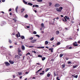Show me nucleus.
Instances as JSON below:
<instances>
[{
    "label": "nucleus",
    "instance_id": "f257e3e1",
    "mask_svg": "<svg viewBox=\"0 0 80 80\" xmlns=\"http://www.w3.org/2000/svg\"><path fill=\"white\" fill-rule=\"evenodd\" d=\"M63 9V8L62 7H60L59 8H56V10L57 12H62V10Z\"/></svg>",
    "mask_w": 80,
    "mask_h": 80
},
{
    "label": "nucleus",
    "instance_id": "f03ea898",
    "mask_svg": "<svg viewBox=\"0 0 80 80\" xmlns=\"http://www.w3.org/2000/svg\"><path fill=\"white\" fill-rule=\"evenodd\" d=\"M73 45L74 47H77L78 44H77V42H75L73 43Z\"/></svg>",
    "mask_w": 80,
    "mask_h": 80
},
{
    "label": "nucleus",
    "instance_id": "7ed1b4c3",
    "mask_svg": "<svg viewBox=\"0 0 80 80\" xmlns=\"http://www.w3.org/2000/svg\"><path fill=\"white\" fill-rule=\"evenodd\" d=\"M4 63L6 65V66H7V67L8 66H9L10 65L9 62H4Z\"/></svg>",
    "mask_w": 80,
    "mask_h": 80
},
{
    "label": "nucleus",
    "instance_id": "20e7f679",
    "mask_svg": "<svg viewBox=\"0 0 80 80\" xmlns=\"http://www.w3.org/2000/svg\"><path fill=\"white\" fill-rule=\"evenodd\" d=\"M36 41L37 40L35 39L31 40L30 42L31 43H35V42H36Z\"/></svg>",
    "mask_w": 80,
    "mask_h": 80
},
{
    "label": "nucleus",
    "instance_id": "39448f33",
    "mask_svg": "<svg viewBox=\"0 0 80 80\" xmlns=\"http://www.w3.org/2000/svg\"><path fill=\"white\" fill-rule=\"evenodd\" d=\"M15 58H18V59H19V58H20V56H19L18 55H15Z\"/></svg>",
    "mask_w": 80,
    "mask_h": 80
},
{
    "label": "nucleus",
    "instance_id": "423d86ee",
    "mask_svg": "<svg viewBox=\"0 0 80 80\" xmlns=\"http://www.w3.org/2000/svg\"><path fill=\"white\" fill-rule=\"evenodd\" d=\"M60 6V5L56 3L55 5V7H56L57 8V7H59Z\"/></svg>",
    "mask_w": 80,
    "mask_h": 80
},
{
    "label": "nucleus",
    "instance_id": "0eeeda50",
    "mask_svg": "<svg viewBox=\"0 0 80 80\" xmlns=\"http://www.w3.org/2000/svg\"><path fill=\"white\" fill-rule=\"evenodd\" d=\"M21 48L22 50H25V46L23 45H22L21 46Z\"/></svg>",
    "mask_w": 80,
    "mask_h": 80
},
{
    "label": "nucleus",
    "instance_id": "6e6552de",
    "mask_svg": "<svg viewBox=\"0 0 80 80\" xmlns=\"http://www.w3.org/2000/svg\"><path fill=\"white\" fill-rule=\"evenodd\" d=\"M9 62L11 64H13V63H14V62L11 60H9Z\"/></svg>",
    "mask_w": 80,
    "mask_h": 80
},
{
    "label": "nucleus",
    "instance_id": "1a4fd4ad",
    "mask_svg": "<svg viewBox=\"0 0 80 80\" xmlns=\"http://www.w3.org/2000/svg\"><path fill=\"white\" fill-rule=\"evenodd\" d=\"M49 51H51V52L52 53V52H53V48H49Z\"/></svg>",
    "mask_w": 80,
    "mask_h": 80
},
{
    "label": "nucleus",
    "instance_id": "9d476101",
    "mask_svg": "<svg viewBox=\"0 0 80 80\" xmlns=\"http://www.w3.org/2000/svg\"><path fill=\"white\" fill-rule=\"evenodd\" d=\"M64 19H63L62 21H63V22H67V19H66L65 17H64Z\"/></svg>",
    "mask_w": 80,
    "mask_h": 80
},
{
    "label": "nucleus",
    "instance_id": "9b49d317",
    "mask_svg": "<svg viewBox=\"0 0 80 80\" xmlns=\"http://www.w3.org/2000/svg\"><path fill=\"white\" fill-rule=\"evenodd\" d=\"M28 5H29L30 6H32L33 5V4L30 3V2H29L28 3Z\"/></svg>",
    "mask_w": 80,
    "mask_h": 80
},
{
    "label": "nucleus",
    "instance_id": "f8f14e48",
    "mask_svg": "<svg viewBox=\"0 0 80 80\" xmlns=\"http://www.w3.org/2000/svg\"><path fill=\"white\" fill-rule=\"evenodd\" d=\"M23 2L24 3V4H25V5H28L27 2H26L25 1L23 0Z\"/></svg>",
    "mask_w": 80,
    "mask_h": 80
},
{
    "label": "nucleus",
    "instance_id": "ddd939ff",
    "mask_svg": "<svg viewBox=\"0 0 80 80\" xmlns=\"http://www.w3.org/2000/svg\"><path fill=\"white\" fill-rule=\"evenodd\" d=\"M72 77H74V78H78V75H76V76H74V75H72Z\"/></svg>",
    "mask_w": 80,
    "mask_h": 80
},
{
    "label": "nucleus",
    "instance_id": "4468645a",
    "mask_svg": "<svg viewBox=\"0 0 80 80\" xmlns=\"http://www.w3.org/2000/svg\"><path fill=\"white\" fill-rule=\"evenodd\" d=\"M18 6H17L16 7V8H15V11L17 13L18 12H17V10H18Z\"/></svg>",
    "mask_w": 80,
    "mask_h": 80
},
{
    "label": "nucleus",
    "instance_id": "2eb2a0df",
    "mask_svg": "<svg viewBox=\"0 0 80 80\" xmlns=\"http://www.w3.org/2000/svg\"><path fill=\"white\" fill-rule=\"evenodd\" d=\"M12 20L14 21V22H15V23H16L17 22V19H16L12 18Z\"/></svg>",
    "mask_w": 80,
    "mask_h": 80
},
{
    "label": "nucleus",
    "instance_id": "dca6fc26",
    "mask_svg": "<svg viewBox=\"0 0 80 80\" xmlns=\"http://www.w3.org/2000/svg\"><path fill=\"white\" fill-rule=\"evenodd\" d=\"M34 7H38L39 6H38V5H33V8H34Z\"/></svg>",
    "mask_w": 80,
    "mask_h": 80
},
{
    "label": "nucleus",
    "instance_id": "f3484780",
    "mask_svg": "<svg viewBox=\"0 0 80 80\" xmlns=\"http://www.w3.org/2000/svg\"><path fill=\"white\" fill-rule=\"evenodd\" d=\"M78 67V65H76V66H73L72 67L73 68H76V67Z\"/></svg>",
    "mask_w": 80,
    "mask_h": 80
},
{
    "label": "nucleus",
    "instance_id": "a211bd4d",
    "mask_svg": "<svg viewBox=\"0 0 80 80\" xmlns=\"http://www.w3.org/2000/svg\"><path fill=\"white\" fill-rule=\"evenodd\" d=\"M50 68H47L45 70V72H47V71H48V70H50Z\"/></svg>",
    "mask_w": 80,
    "mask_h": 80
},
{
    "label": "nucleus",
    "instance_id": "6ab92c4d",
    "mask_svg": "<svg viewBox=\"0 0 80 80\" xmlns=\"http://www.w3.org/2000/svg\"><path fill=\"white\" fill-rule=\"evenodd\" d=\"M24 10H25V9L23 8H22V9H21V12L22 13V12H23V11H24Z\"/></svg>",
    "mask_w": 80,
    "mask_h": 80
},
{
    "label": "nucleus",
    "instance_id": "aec40b11",
    "mask_svg": "<svg viewBox=\"0 0 80 80\" xmlns=\"http://www.w3.org/2000/svg\"><path fill=\"white\" fill-rule=\"evenodd\" d=\"M70 47V45L67 46L66 48V49H69V48Z\"/></svg>",
    "mask_w": 80,
    "mask_h": 80
},
{
    "label": "nucleus",
    "instance_id": "412c9836",
    "mask_svg": "<svg viewBox=\"0 0 80 80\" xmlns=\"http://www.w3.org/2000/svg\"><path fill=\"white\" fill-rule=\"evenodd\" d=\"M65 17L66 18H67V20H69V19H70L69 17H67V16H65Z\"/></svg>",
    "mask_w": 80,
    "mask_h": 80
},
{
    "label": "nucleus",
    "instance_id": "4be33fe9",
    "mask_svg": "<svg viewBox=\"0 0 80 80\" xmlns=\"http://www.w3.org/2000/svg\"><path fill=\"white\" fill-rule=\"evenodd\" d=\"M63 54H62V53L60 54L59 55V57L60 58L62 57H63Z\"/></svg>",
    "mask_w": 80,
    "mask_h": 80
},
{
    "label": "nucleus",
    "instance_id": "5701e85b",
    "mask_svg": "<svg viewBox=\"0 0 80 80\" xmlns=\"http://www.w3.org/2000/svg\"><path fill=\"white\" fill-rule=\"evenodd\" d=\"M28 17V15L27 14H26L24 16V18H27Z\"/></svg>",
    "mask_w": 80,
    "mask_h": 80
},
{
    "label": "nucleus",
    "instance_id": "b1692460",
    "mask_svg": "<svg viewBox=\"0 0 80 80\" xmlns=\"http://www.w3.org/2000/svg\"><path fill=\"white\" fill-rule=\"evenodd\" d=\"M56 35H58L59 34V31H57L56 32Z\"/></svg>",
    "mask_w": 80,
    "mask_h": 80
},
{
    "label": "nucleus",
    "instance_id": "393cba45",
    "mask_svg": "<svg viewBox=\"0 0 80 80\" xmlns=\"http://www.w3.org/2000/svg\"><path fill=\"white\" fill-rule=\"evenodd\" d=\"M42 70V68H41L40 69H39L37 71V72H36L37 73L38 72H39L40 71V70Z\"/></svg>",
    "mask_w": 80,
    "mask_h": 80
},
{
    "label": "nucleus",
    "instance_id": "a878e982",
    "mask_svg": "<svg viewBox=\"0 0 80 80\" xmlns=\"http://www.w3.org/2000/svg\"><path fill=\"white\" fill-rule=\"evenodd\" d=\"M41 27H42V28H43V27H44V24H43V23H41Z\"/></svg>",
    "mask_w": 80,
    "mask_h": 80
},
{
    "label": "nucleus",
    "instance_id": "bb28decb",
    "mask_svg": "<svg viewBox=\"0 0 80 80\" xmlns=\"http://www.w3.org/2000/svg\"><path fill=\"white\" fill-rule=\"evenodd\" d=\"M45 59H46V58H45V57H44L42 58V61H44V60H45Z\"/></svg>",
    "mask_w": 80,
    "mask_h": 80
},
{
    "label": "nucleus",
    "instance_id": "cd10ccee",
    "mask_svg": "<svg viewBox=\"0 0 80 80\" xmlns=\"http://www.w3.org/2000/svg\"><path fill=\"white\" fill-rule=\"evenodd\" d=\"M44 48L45 47H38L37 48Z\"/></svg>",
    "mask_w": 80,
    "mask_h": 80
},
{
    "label": "nucleus",
    "instance_id": "c85d7f7f",
    "mask_svg": "<svg viewBox=\"0 0 80 80\" xmlns=\"http://www.w3.org/2000/svg\"><path fill=\"white\" fill-rule=\"evenodd\" d=\"M54 40V38L53 37H52L50 39V41H53V40Z\"/></svg>",
    "mask_w": 80,
    "mask_h": 80
},
{
    "label": "nucleus",
    "instance_id": "c756f323",
    "mask_svg": "<svg viewBox=\"0 0 80 80\" xmlns=\"http://www.w3.org/2000/svg\"><path fill=\"white\" fill-rule=\"evenodd\" d=\"M21 38H22V39H24V38H25V37H24V36H21Z\"/></svg>",
    "mask_w": 80,
    "mask_h": 80
},
{
    "label": "nucleus",
    "instance_id": "7c9ffc66",
    "mask_svg": "<svg viewBox=\"0 0 80 80\" xmlns=\"http://www.w3.org/2000/svg\"><path fill=\"white\" fill-rule=\"evenodd\" d=\"M45 43L46 45H47V44H48V42L47 41H46L45 42Z\"/></svg>",
    "mask_w": 80,
    "mask_h": 80
},
{
    "label": "nucleus",
    "instance_id": "2f4dec72",
    "mask_svg": "<svg viewBox=\"0 0 80 80\" xmlns=\"http://www.w3.org/2000/svg\"><path fill=\"white\" fill-rule=\"evenodd\" d=\"M38 2H42V0H37Z\"/></svg>",
    "mask_w": 80,
    "mask_h": 80
},
{
    "label": "nucleus",
    "instance_id": "473e14b6",
    "mask_svg": "<svg viewBox=\"0 0 80 80\" xmlns=\"http://www.w3.org/2000/svg\"><path fill=\"white\" fill-rule=\"evenodd\" d=\"M62 68H65V64H62Z\"/></svg>",
    "mask_w": 80,
    "mask_h": 80
},
{
    "label": "nucleus",
    "instance_id": "72a5a7b5",
    "mask_svg": "<svg viewBox=\"0 0 80 80\" xmlns=\"http://www.w3.org/2000/svg\"><path fill=\"white\" fill-rule=\"evenodd\" d=\"M38 57H40L41 58H42V56L40 55H38Z\"/></svg>",
    "mask_w": 80,
    "mask_h": 80
},
{
    "label": "nucleus",
    "instance_id": "f704fd0d",
    "mask_svg": "<svg viewBox=\"0 0 80 80\" xmlns=\"http://www.w3.org/2000/svg\"><path fill=\"white\" fill-rule=\"evenodd\" d=\"M47 76L48 77H49L50 76V74L48 73L47 74Z\"/></svg>",
    "mask_w": 80,
    "mask_h": 80
},
{
    "label": "nucleus",
    "instance_id": "c9c22d12",
    "mask_svg": "<svg viewBox=\"0 0 80 80\" xmlns=\"http://www.w3.org/2000/svg\"><path fill=\"white\" fill-rule=\"evenodd\" d=\"M29 40H33V37H31L30 38H29Z\"/></svg>",
    "mask_w": 80,
    "mask_h": 80
},
{
    "label": "nucleus",
    "instance_id": "e433bc0d",
    "mask_svg": "<svg viewBox=\"0 0 80 80\" xmlns=\"http://www.w3.org/2000/svg\"><path fill=\"white\" fill-rule=\"evenodd\" d=\"M18 74H19V75H21L22 74V72H18Z\"/></svg>",
    "mask_w": 80,
    "mask_h": 80
},
{
    "label": "nucleus",
    "instance_id": "4c0bfd02",
    "mask_svg": "<svg viewBox=\"0 0 80 80\" xmlns=\"http://www.w3.org/2000/svg\"><path fill=\"white\" fill-rule=\"evenodd\" d=\"M57 45H60V42H58L57 43Z\"/></svg>",
    "mask_w": 80,
    "mask_h": 80
},
{
    "label": "nucleus",
    "instance_id": "58836bf2",
    "mask_svg": "<svg viewBox=\"0 0 80 80\" xmlns=\"http://www.w3.org/2000/svg\"><path fill=\"white\" fill-rule=\"evenodd\" d=\"M72 39V38H68V40H72V39Z\"/></svg>",
    "mask_w": 80,
    "mask_h": 80
},
{
    "label": "nucleus",
    "instance_id": "ea45409f",
    "mask_svg": "<svg viewBox=\"0 0 80 80\" xmlns=\"http://www.w3.org/2000/svg\"><path fill=\"white\" fill-rule=\"evenodd\" d=\"M33 34H37V32H36V31H34L33 32Z\"/></svg>",
    "mask_w": 80,
    "mask_h": 80
},
{
    "label": "nucleus",
    "instance_id": "a19ab883",
    "mask_svg": "<svg viewBox=\"0 0 80 80\" xmlns=\"http://www.w3.org/2000/svg\"><path fill=\"white\" fill-rule=\"evenodd\" d=\"M15 36H16V37H18V34H17L15 35Z\"/></svg>",
    "mask_w": 80,
    "mask_h": 80
},
{
    "label": "nucleus",
    "instance_id": "79ce46f5",
    "mask_svg": "<svg viewBox=\"0 0 80 80\" xmlns=\"http://www.w3.org/2000/svg\"><path fill=\"white\" fill-rule=\"evenodd\" d=\"M49 6H51V5H52V2H49Z\"/></svg>",
    "mask_w": 80,
    "mask_h": 80
},
{
    "label": "nucleus",
    "instance_id": "37998d69",
    "mask_svg": "<svg viewBox=\"0 0 80 80\" xmlns=\"http://www.w3.org/2000/svg\"><path fill=\"white\" fill-rule=\"evenodd\" d=\"M9 43H12V41H11L10 40H9Z\"/></svg>",
    "mask_w": 80,
    "mask_h": 80
},
{
    "label": "nucleus",
    "instance_id": "c03bdc74",
    "mask_svg": "<svg viewBox=\"0 0 80 80\" xmlns=\"http://www.w3.org/2000/svg\"><path fill=\"white\" fill-rule=\"evenodd\" d=\"M36 37H38V38H39V37H40V36H39L38 34H37L36 35Z\"/></svg>",
    "mask_w": 80,
    "mask_h": 80
},
{
    "label": "nucleus",
    "instance_id": "a18cd8bd",
    "mask_svg": "<svg viewBox=\"0 0 80 80\" xmlns=\"http://www.w3.org/2000/svg\"><path fill=\"white\" fill-rule=\"evenodd\" d=\"M72 48V47H69V50H71Z\"/></svg>",
    "mask_w": 80,
    "mask_h": 80
},
{
    "label": "nucleus",
    "instance_id": "49530a36",
    "mask_svg": "<svg viewBox=\"0 0 80 80\" xmlns=\"http://www.w3.org/2000/svg\"><path fill=\"white\" fill-rule=\"evenodd\" d=\"M54 76H56V73H55V72H54Z\"/></svg>",
    "mask_w": 80,
    "mask_h": 80
},
{
    "label": "nucleus",
    "instance_id": "de8ad7c7",
    "mask_svg": "<svg viewBox=\"0 0 80 80\" xmlns=\"http://www.w3.org/2000/svg\"><path fill=\"white\" fill-rule=\"evenodd\" d=\"M30 55V52H28L26 54V55Z\"/></svg>",
    "mask_w": 80,
    "mask_h": 80
},
{
    "label": "nucleus",
    "instance_id": "09e8293b",
    "mask_svg": "<svg viewBox=\"0 0 80 80\" xmlns=\"http://www.w3.org/2000/svg\"><path fill=\"white\" fill-rule=\"evenodd\" d=\"M33 46H30L28 47L29 48H32L33 47Z\"/></svg>",
    "mask_w": 80,
    "mask_h": 80
},
{
    "label": "nucleus",
    "instance_id": "8fccbe9b",
    "mask_svg": "<svg viewBox=\"0 0 80 80\" xmlns=\"http://www.w3.org/2000/svg\"><path fill=\"white\" fill-rule=\"evenodd\" d=\"M58 78H59L58 77H57V78H56L57 80H60V79H59Z\"/></svg>",
    "mask_w": 80,
    "mask_h": 80
},
{
    "label": "nucleus",
    "instance_id": "3c124183",
    "mask_svg": "<svg viewBox=\"0 0 80 80\" xmlns=\"http://www.w3.org/2000/svg\"><path fill=\"white\" fill-rule=\"evenodd\" d=\"M18 54L19 55H20V56H22V54H20V53H18Z\"/></svg>",
    "mask_w": 80,
    "mask_h": 80
},
{
    "label": "nucleus",
    "instance_id": "603ef678",
    "mask_svg": "<svg viewBox=\"0 0 80 80\" xmlns=\"http://www.w3.org/2000/svg\"><path fill=\"white\" fill-rule=\"evenodd\" d=\"M18 34H19V36H18V37H20L21 36H20V33L18 32Z\"/></svg>",
    "mask_w": 80,
    "mask_h": 80
},
{
    "label": "nucleus",
    "instance_id": "864d4df0",
    "mask_svg": "<svg viewBox=\"0 0 80 80\" xmlns=\"http://www.w3.org/2000/svg\"><path fill=\"white\" fill-rule=\"evenodd\" d=\"M18 52L20 53V52H21V50L20 49L18 50Z\"/></svg>",
    "mask_w": 80,
    "mask_h": 80
},
{
    "label": "nucleus",
    "instance_id": "5fc2aeb1",
    "mask_svg": "<svg viewBox=\"0 0 80 80\" xmlns=\"http://www.w3.org/2000/svg\"><path fill=\"white\" fill-rule=\"evenodd\" d=\"M9 12H11L12 11V9L10 8L9 9Z\"/></svg>",
    "mask_w": 80,
    "mask_h": 80
},
{
    "label": "nucleus",
    "instance_id": "6e6d98bb",
    "mask_svg": "<svg viewBox=\"0 0 80 80\" xmlns=\"http://www.w3.org/2000/svg\"><path fill=\"white\" fill-rule=\"evenodd\" d=\"M68 64H70L71 63V62L70 61H68Z\"/></svg>",
    "mask_w": 80,
    "mask_h": 80
},
{
    "label": "nucleus",
    "instance_id": "4d7b16f0",
    "mask_svg": "<svg viewBox=\"0 0 80 80\" xmlns=\"http://www.w3.org/2000/svg\"><path fill=\"white\" fill-rule=\"evenodd\" d=\"M32 52H33V53H36V52L35 51H32Z\"/></svg>",
    "mask_w": 80,
    "mask_h": 80
},
{
    "label": "nucleus",
    "instance_id": "13d9d810",
    "mask_svg": "<svg viewBox=\"0 0 80 80\" xmlns=\"http://www.w3.org/2000/svg\"><path fill=\"white\" fill-rule=\"evenodd\" d=\"M65 59H66V60H68V58H66Z\"/></svg>",
    "mask_w": 80,
    "mask_h": 80
},
{
    "label": "nucleus",
    "instance_id": "bf43d9fd",
    "mask_svg": "<svg viewBox=\"0 0 80 80\" xmlns=\"http://www.w3.org/2000/svg\"><path fill=\"white\" fill-rule=\"evenodd\" d=\"M2 2H5V0H2Z\"/></svg>",
    "mask_w": 80,
    "mask_h": 80
},
{
    "label": "nucleus",
    "instance_id": "052dcab7",
    "mask_svg": "<svg viewBox=\"0 0 80 80\" xmlns=\"http://www.w3.org/2000/svg\"><path fill=\"white\" fill-rule=\"evenodd\" d=\"M24 45H25V46H26V47H28L27 45H26V44H24Z\"/></svg>",
    "mask_w": 80,
    "mask_h": 80
},
{
    "label": "nucleus",
    "instance_id": "680f3d73",
    "mask_svg": "<svg viewBox=\"0 0 80 80\" xmlns=\"http://www.w3.org/2000/svg\"><path fill=\"white\" fill-rule=\"evenodd\" d=\"M27 28H30V27H29V26H27Z\"/></svg>",
    "mask_w": 80,
    "mask_h": 80
},
{
    "label": "nucleus",
    "instance_id": "e2e57ef3",
    "mask_svg": "<svg viewBox=\"0 0 80 80\" xmlns=\"http://www.w3.org/2000/svg\"><path fill=\"white\" fill-rule=\"evenodd\" d=\"M45 48H47L48 49V48H49L47 46H46V47H45Z\"/></svg>",
    "mask_w": 80,
    "mask_h": 80
},
{
    "label": "nucleus",
    "instance_id": "0e129e2a",
    "mask_svg": "<svg viewBox=\"0 0 80 80\" xmlns=\"http://www.w3.org/2000/svg\"><path fill=\"white\" fill-rule=\"evenodd\" d=\"M42 74H43V73H40L39 74V75H42Z\"/></svg>",
    "mask_w": 80,
    "mask_h": 80
},
{
    "label": "nucleus",
    "instance_id": "69168bd1",
    "mask_svg": "<svg viewBox=\"0 0 80 80\" xmlns=\"http://www.w3.org/2000/svg\"><path fill=\"white\" fill-rule=\"evenodd\" d=\"M0 12V13H4V12H3V11H2Z\"/></svg>",
    "mask_w": 80,
    "mask_h": 80
},
{
    "label": "nucleus",
    "instance_id": "338daca9",
    "mask_svg": "<svg viewBox=\"0 0 80 80\" xmlns=\"http://www.w3.org/2000/svg\"><path fill=\"white\" fill-rule=\"evenodd\" d=\"M12 47H13V46H10L9 47V48H12Z\"/></svg>",
    "mask_w": 80,
    "mask_h": 80
},
{
    "label": "nucleus",
    "instance_id": "774afa93",
    "mask_svg": "<svg viewBox=\"0 0 80 80\" xmlns=\"http://www.w3.org/2000/svg\"><path fill=\"white\" fill-rule=\"evenodd\" d=\"M71 22L72 23V24L74 23V22H73V21H71Z\"/></svg>",
    "mask_w": 80,
    "mask_h": 80
}]
</instances>
